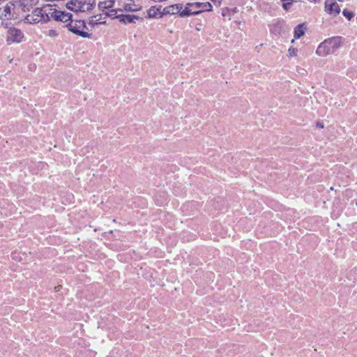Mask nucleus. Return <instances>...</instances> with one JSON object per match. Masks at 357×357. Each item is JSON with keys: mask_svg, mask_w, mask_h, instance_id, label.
<instances>
[{"mask_svg": "<svg viewBox=\"0 0 357 357\" xmlns=\"http://www.w3.org/2000/svg\"><path fill=\"white\" fill-rule=\"evenodd\" d=\"M342 43L341 36H335L325 40L317 47L316 54L320 56H326L333 54Z\"/></svg>", "mask_w": 357, "mask_h": 357, "instance_id": "1", "label": "nucleus"}, {"mask_svg": "<svg viewBox=\"0 0 357 357\" xmlns=\"http://www.w3.org/2000/svg\"><path fill=\"white\" fill-rule=\"evenodd\" d=\"M66 27L68 31L72 32L73 33L84 38H91V34L89 33L85 30H88V27L86 25V23L84 20H70L67 24Z\"/></svg>", "mask_w": 357, "mask_h": 357, "instance_id": "2", "label": "nucleus"}, {"mask_svg": "<svg viewBox=\"0 0 357 357\" xmlns=\"http://www.w3.org/2000/svg\"><path fill=\"white\" fill-rule=\"evenodd\" d=\"M117 6L121 13L123 12H135L141 8L139 5L135 4L133 0H118Z\"/></svg>", "mask_w": 357, "mask_h": 357, "instance_id": "3", "label": "nucleus"}, {"mask_svg": "<svg viewBox=\"0 0 357 357\" xmlns=\"http://www.w3.org/2000/svg\"><path fill=\"white\" fill-rule=\"evenodd\" d=\"M43 9L36 8L31 14L27 15L24 17V22L29 24H37L40 22H43Z\"/></svg>", "mask_w": 357, "mask_h": 357, "instance_id": "4", "label": "nucleus"}, {"mask_svg": "<svg viewBox=\"0 0 357 357\" xmlns=\"http://www.w3.org/2000/svg\"><path fill=\"white\" fill-rule=\"evenodd\" d=\"M325 11L333 17H336L340 13V8L335 0H325Z\"/></svg>", "mask_w": 357, "mask_h": 357, "instance_id": "5", "label": "nucleus"}, {"mask_svg": "<svg viewBox=\"0 0 357 357\" xmlns=\"http://www.w3.org/2000/svg\"><path fill=\"white\" fill-rule=\"evenodd\" d=\"M22 32L16 28H10L7 33L8 43H20L23 38Z\"/></svg>", "mask_w": 357, "mask_h": 357, "instance_id": "6", "label": "nucleus"}, {"mask_svg": "<svg viewBox=\"0 0 357 357\" xmlns=\"http://www.w3.org/2000/svg\"><path fill=\"white\" fill-rule=\"evenodd\" d=\"M66 7L75 12H84L88 9V4L81 0H70L66 3Z\"/></svg>", "mask_w": 357, "mask_h": 357, "instance_id": "7", "label": "nucleus"}, {"mask_svg": "<svg viewBox=\"0 0 357 357\" xmlns=\"http://www.w3.org/2000/svg\"><path fill=\"white\" fill-rule=\"evenodd\" d=\"M15 5L12 3H7L0 10L1 15L6 19H11L14 17Z\"/></svg>", "mask_w": 357, "mask_h": 357, "instance_id": "8", "label": "nucleus"}, {"mask_svg": "<svg viewBox=\"0 0 357 357\" xmlns=\"http://www.w3.org/2000/svg\"><path fill=\"white\" fill-rule=\"evenodd\" d=\"M43 22H49L51 19L56 20L58 16L56 15V9L49 8L48 9L43 10Z\"/></svg>", "mask_w": 357, "mask_h": 357, "instance_id": "9", "label": "nucleus"}, {"mask_svg": "<svg viewBox=\"0 0 357 357\" xmlns=\"http://www.w3.org/2000/svg\"><path fill=\"white\" fill-rule=\"evenodd\" d=\"M182 8H183V5L180 4V3L169 6L164 8L163 14H170V15L178 14L180 15V11Z\"/></svg>", "mask_w": 357, "mask_h": 357, "instance_id": "10", "label": "nucleus"}, {"mask_svg": "<svg viewBox=\"0 0 357 357\" xmlns=\"http://www.w3.org/2000/svg\"><path fill=\"white\" fill-rule=\"evenodd\" d=\"M139 19V17L135 15H126L123 13H120L119 16V22L125 24L135 22V20Z\"/></svg>", "mask_w": 357, "mask_h": 357, "instance_id": "11", "label": "nucleus"}, {"mask_svg": "<svg viewBox=\"0 0 357 357\" xmlns=\"http://www.w3.org/2000/svg\"><path fill=\"white\" fill-rule=\"evenodd\" d=\"M193 5L195 10H202V12L212 10V5L210 2H195Z\"/></svg>", "mask_w": 357, "mask_h": 357, "instance_id": "12", "label": "nucleus"}, {"mask_svg": "<svg viewBox=\"0 0 357 357\" xmlns=\"http://www.w3.org/2000/svg\"><path fill=\"white\" fill-rule=\"evenodd\" d=\"M56 15L58 17L56 18V21H61L63 22H70L72 20V15L65 11H61L56 10Z\"/></svg>", "mask_w": 357, "mask_h": 357, "instance_id": "13", "label": "nucleus"}, {"mask_svg": "<svg viewBox=\"0 0 357 357\" xmlns=\"http://www.w3.org/2000/svg\"><path fill=\"white\" fill-rule=\"evenodd\" d=\"M56 15L58 17L56 18V21H61L63 22H70L72 20V15L65 11H61L56 10Z\"/></svg>", "mask_w": 357, "mask_h": 357, "instance_id": "14", "label": "nucleus"}, {"mask_svg": "<svg viewBox=\"0 0 357 357\" xmlns=\"http://www.w3.org/2000/svg\"><path fill=\"white\" fill-rule=\"evenodd\" d=\"M202 13V10H195L192 8H189V7L185 6V8L183 10V8L180 11V17H185L190 15H197Z\"/></svg>", "mask_w": 357, "mask_h": 357, "instance_id": "15", "label": "nucleus"}, {"mask_svg": "<svg viewBox=\"0 0 357 357\" xmlns=\"http://www.w3.org/2000/svg\"><path fill=\"white\" fill-rule=\"evenodd\" d=\"M115 0H107L105 1L100 2L98 4V7L100 9H109L112 8L114 6Z\"/></svg>", "mask_w": 357, "mask_h": 357, "instance_id": "16", "label": "nucleus"}, {"mask_svg": "<svg viewBox=\"0 0 357 357\" xmlns=\"http://www.w3.org/2000/svg\"><path fill=\"white\" fill-rule=\"evenodd\" d=\"M161 6L159 8H156L155 6H151L148 10L147 14L149 18L156 17L158 13H160V10Z\"/></svg>", "mask_w": 357, "mask_h": 357, "instance_id": "17", "label": "nucleus"}, {"mask_svg": "<svg viewBox=\"0 0 357 357\" xmlns=\"http://www.w3.org/2000/svg\"><path fill=\"white\" fill-rule=\"evenodd\" d=\"M305 33V28L303 24H298L294 30V38H299L303 36Z\"/></svg>", "mask_w": 357, "mask_h": 357, "instance_id": "18", "label": "nucleus"}, {"mask_svg": "<svg viewBox=\"0 0 357 357\" xmlns=\"http://www.w3.org/2000/svg\"><path fill=\"white\" fill-rule=\"evenodd\" d=\"M121 13L120 10H118V6L116 8L109 10L106 14L107 16L112 18L119 19V14Z\"/></svg>", "mask_w": 357, "mask_h": 357, "instance_id": "19", "label": "nucleus"}, {"mask_svg": "<svg viewBox=\"0 0 357 357\" xmlns=\"http://www.w3.org/2000/svg\"><path fill=\"white\" fill-rule=\"evenodd\" d=\"M282 8L287 11L289 10L293 4V0H282Z\"/></svg>", "mask_w": 357, "mask_h": 357, "instance_id": "20", "label": "nucleus"}, {"mask_svg": "<svg viewBox=\"0 0 357 357\" xmlns=\"http://www.w3.org/2000/svg\"><path fill=\"white\" fill-rule=\"evenodd\" d=\"M342 14L346 18L348 19V20H351L354 16V13L353 12L349 11L347 9L343 10Z\"/></svg>", "mask_w": 357, "mask_h": 357, "instance_id": "21", "label": "nucleus"}, {"mask_svg": "<svg viewBox=\"0 0 357 357\" xmlns=\"http://www.w3.org/2000/svg\"><path fill=\"white\" fill-rule=\"evenodd\" d=\"M47 35L50 37L54 38L58 36V33L54 29H50L47 33Z\"/></svg>", "mask_w": 357, "mask_h": 357, "instance_id": "22", "label": "nucleus"}, {"mask_svg": "<svg viewBox=\"0 0 357 357\" xmlns=\"http://www.w3.org/2000/svg\"><path fill=\"white\" fill-rule=\"evenodd\" d=\"M288 51L290 56H296L298 52L297 49L294 47H290Z\"/></svg>", "mask_w": 357, "mask_h": 357, "instance_id": "23", "label": "nucleus"}, {"mask_svg": "<svg viewBox=\"0 0 357 357\" xmlns=\"http://www.w3.org/2000/svg\"><path fill=\"white\" fill-rule=\"evenodd\" d=\"M97 17H98L97 15H95V16L92 17L91 20H90V22L92 23V24H97L98 21L100 20V18L97 19Z\"/></svg>", "mask_w": 357, "mask_h": 357, "instance_id": "24", "label": "nucleus"}, {"mask_svg": "<svg viewBox=\"0 0 357 357\" xmlns=\"http://www.w3.org/2000/svg\"><path fill=\"white\" fill-rule=\"evenodd\" d=\"M222 1V0H211L213 4L217 7H218L221 5Z\"/></svg>", "mask_w": 357, "mask_h": 357, "instance_id": "25", "label": "nucleus"}, {"mask_svg": "<svg viewBox=\"0 0 357 357\" xmlns=\"http://www.w3.org/2000/svg\"><path fill=\"white\" fill-rule=\"evenodd\" d=\"M185 6H188L189 7V8H190V7L193 8L192 9L195 10V6L193 5V3H188Z\"/></svg>", "mask_w": 357, "mask_h": 357, "instance_id": "26", "label": "nucleus"}, {"mask_svg": "<svg viewBox=\"0 0 357 357\" xmlns=\"http://www.w3.org/2000/svg\"><path fill=\"white\" fill-rule=\"evenodd\" d=\"M317 126L321 128H324V126L321 123H317Z\"/></svg>", "mask_w": 357, "mask_h": 357, "instance_id": "27", "label": "nucleus"}, {"mask_svg": "<svg viewBox=\"0 0 357 357\" xmlns=\"http://www.w3.org/2000/svg\"><path fill=\"white\" fill-rule=\"evenodd\" d=\"M61 288V286L59 285L57 287H55V291H59L60 290V289Z\"/></svg>", "mask_w": 357, "mask_h": 357, "instance_id": "28", "label": "nucleus"}, {"mask_svg": "<svg viewBox=\"0 0 357 357\" xmlns=\"http://www.w3.org/2000/svg\"><path fill=\"white\" fill-rule=\"evenodd\" d=\"M340 1H343V0H339Z\"/></svg>", "mask_w": 357, "mask_h": 357, "instance_id": "29", "label": "nucleus"}]
</instances>
